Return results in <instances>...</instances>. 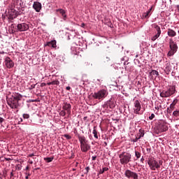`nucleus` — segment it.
Instances as JSON below:
<instances>
[{"label":"nucleus","mask_w":179,"mask_h":179,"mask_svg":"<svg viewBox=\"0 0 179 179\" xmlns=\"http://www.w3.org/2000/svg\"><path fill=\"white\" fill-rule=\"evenodd\" d=\"M23 96L19 93H14L10 97L7 98V104L10 107V108H19L20 104L19 101L22 100Z\"/></svg>","instance_id":"1"},{"label":"nucleus","mask_w":179,"mask_h":179,"mask_svg":"<svg viewBox=\"0 0 179 179\" xmlns=\"http://www.w3.org/2000/svg\"><path fill=\"white\" fill-rule=\"evenodd\" d=\"M78 140L80 143V149L84 153L89 152L90 150V145H89V141L86 139L85 136H78Z\"/></svg>","instance_id":"2"},{"label":"nucleus","mask_w":179,"mask_h":179,"mask_svg":"<svg viewBox=\"0 0 179 179\" xmlns=\"http://www.w3.org/2000/svg\"><path fill=\"white\" fill-rule=\"evenodd\" d=\"M108 92L106 90H101L96 92L92 93L91 95L94 100H103L107 97Z\"/></svg>","instance_id":"3"},{"label":"nucleus","mask_w":179,"mask_h":179,"mask_svg":"<svg viewBox=\"0 0 179 179\" xmlns=\"http://www.w3.org/2000/svg\"><path fill=\"white\" fill-rule=\"evenodd\" d=\"M169 48L170 50L167 53V57H173L178 51V45H177L176 42H174L173 38L169 39Z\"/></svg>","instance_id":"4"},{"label":"nucleus","mask_w":179,"mask_h":179,"mask_svg":"<svg viewBox=\"0 0 179 179\" xmlns=\"http://www.w3.org/2000/svg\"><path fill=\"white\" fill-rule=\"evenodd\" d=\"M119 158L122 164H128L132 159V155L129 152H123L119 155Z\"/></svg>","instance_id":"5"},{"label":"nucleus","mask_w":179,"mask_h":179,"mask_svg":"<svg viewBox=\"0 0 179 179\" xmlns=\"http://www.w3.org/2000/svg\"><path fill=\"white\" fill-rule=\"evenodd\" d=\"M176 93V86H171L167 90H163L160 93L161 97H170V96H173Z\"/></svg>","instance_id":"6"},{"label":"nucleus","mask_w":179,"mask_h":179,"mask_svg":"<svg viewBox=\"0 0 179 179\" xmlns=\"http://www.w3.org/2000/svg\"><path fill=\"white\" fill-rule=\"evenodd\" d=\"M148 164L150 166V170H156V169H160L159 162L155 159V158H150L148 161Z\"/></svg>","instance_id":"7"},{"label":"nucleus","mask_w":179,"mask_h":179,"mask_svg":"<svg viewBox=\"0 0 179 179\" xmlns=\"http://www.w3.org/2000/svg\"><path fill=\"white\" fill-rule=\"evenodd\" d=\"M124 176L129 179V178H133V179H139V176H138V173L127 169L124 171Z\"/></svg>","instance_id":"8"},{"label":"nucleus","mask_w":179,"mask_h":179,"mask_svg":"<svg viewBox=\"0 0 179 179\" xmlns=\"http://www.w3.org/2000/svg\"><path fill=\"white\" fill-rule=\"evenodd\" d=\"M169 129V127H167V123L166 122L161 120L158 125V131L159 132H166Z\"/></svg>","instance_id":"9"},{"label":"nucleus","mask_w":179,"mask_h":179,"mask_svg":"<svg viewBox=\"0 0 179 179\" xmlns=\"http://www.w3.org/2000/svg\"><path fill=\"white\" fill-rule=\"evenodd\" d=\"M28 29H29V24L24 22L18 24L17 25V30L18 31H27Z\"/></svg>","instance_id":"10"},{"label":"nucleus","mask_w":179,"mask_h":179,"mask_svg":"<svg viewBox=\"0 0 179 179\" xmlns=\"http://www.w3.org/2000/svg\"><path fill=\"white\" fill-rule=\"evenodd\" d=\"M4 63L6 68L8 69H10V68H13V66H15V63L13 61H12V59H10V57H6Z\"/></svg>","instance_id":"11"},{"label":"nucleus","mask_w":179,"mask_h":179,"mask_svg":"<svg viewBox=\"0 0 179 179\" xmlns=\"http://www.w3.org/2000/svg\"><path fill=\"white\" fill-rule=\"evenodd\" d=\"M141 108H142V106H141V102L139 101L136 100L134 102V114H139V112L141 111Z\"/></svg>","instance_id":"12"},{"label":"nucleus","mask_w":179,"mask_h":179,"mask_svg":"<svg viewBox=\"0 0 179 179\" xmlns=\"http://www.w3.org/2000/svg\"><path fill=\"white\" fill-rule=\"evenodd\" d=\"M33 8L36 10V12H40V10H41V3L38 1H34L33 4Z\"/></svg>","instance_id":"13"},{"label":"nucleus","mask_w":179,"mask_h":179,"mask_svg":"<svg viewBox=\"0 0 179 179\" xmlns=\"http://www.w3.org/2000/svg\"><path fill=\"white\" fill-rule=\"evenodd\" d=\"M9 13H10V17H12V19H15V17H17V11H16V10L15 8L10 9Z\"/></svg>","instance_id":"14"},{"label":"nucleus","mask_w":179,"mask_h":179,"mask_svg":"<svg viewBox=\"0 0 179 179\" xmlns=\"http://www.w3.org/2000/svg\"><path fill=\"white\" fill-rule=\"evenodd\" d=\"M46 45H48V47H52V48H57V41L53 40L48 42Z\"/></svg>","instance_id":"15"},{"label":"nucleus","mask_w":179,"mask_h":179,"mask_svg":"<svg viewBox=\"0 0 179 179\" xmlns=\"http://www.w3.org/2000/svg\"><path fill=\"white\" fill-rule=\"evenodd\" d=\"M167 34L169 37H176L177 36V32L171 29H168Z\"/></svg>","instance_id":"16"},{"label":"nucleus","mask_w":179,"mask_h":179,"mask_svg":"<svg viewBox=\"0 0 179 179\" xmlns=\"http://www.w3.org/2000/svg\"><path fill=\"white\" fill-rule=\"evenodd\" d=\"M57 12H59L61 13L62 16L63 17L64 20L66 19V11L62 8H59L57 10Z\"/></svg>","instance_id":"17"},{"label":"nucleus","mask_w":179,"mask_h":179,"mask_svg":"<svg viewBox=\"0 0 179 179\" xmlns=\"http://www.w3.org/2000/svg\"><path fill=\"white\" fill-rule=\"evenodd\" d=\"M63 110H65L67 111L69 114H71V105L68 103H64V105L62 107Z\"/></svg>","instance_id":"18"},{"label":"nucleus","mask_w":179,"mask_h":179,"mask_svg":"<svg viewBox=\"0 0 179 179\" xmlns=\"http://www.w3.org/2000/svg\"><path fill=\"white\" fill-rule=\"evenodd\" d=\"M154 29H155L156 31H157V34H162V30L160 29V27H159V25L155 24L153 25Z\"/></svg>","instance_id":"19"},{"label":"nucleus","mask_w":179,"mask_h":179,"mask_svg":"<svg viewBox=\"0 0 179 179\" xmlns=\"http://www.w3.org/2000/svg\"><path fill=\"white\" fill-rule=\"evenodd\" d=\"M150 12H152V7L146 13H143V17L148 19L150 16Z\"/></svg>","instance_id":"20"},{"label":"nucleus","mask_w":179,"mask_h":179,"mask_svg":"<svg viewBox=\"0 0 179 179\" xmlns=\"http://www.w3.org/2000/svg\"><path fill=\"white\" fill-rule=\"evenodd\" d=\"M151 76H155V78H157V76H159V71H156V70H152L150 73Z\"/></svg>","instance_id":"21"},{"label":"nucleus","mask_w":179,"mask_h":179,"mask_svg":"<svg viewBox=\"0 0 179 179\" xmlns=\"http://www.w3.org/2000/svg\"><path fill=\"white\" fill-rule=\"evenodd\" d=\"M108 105L110 107V108H114V107H115V104L114 103V101L111 100L108 101Z\"/></svg>","instance_id":"22"},{"label":"nucleus","mask_w":179,"mask_h":179,"mask_svg":"<svg viewBox=\"0 0 179 179\" xmlns=\"http://www.w3.org/2000/svg\"><path fill=\"white\" fill-rule=\"evenodd\" d=\"M43 160H45V162H46V163H51V162H52V160H54V157H45V158H43Z\"/></svg>","instance_id":"23"},{"label":"nucleus","mask_w":179,"mask_h":179,"mask_svg":"<svg viewBox=\"0 0 179 179\" xmlns=\"http://www.w3.org/2000/svg\"><path fill=\"white\" fill-rule=\"evenodd\" d=\"M92 134L96 139H99V136L97 135V131H96V127H94Z\"/></svg>","instance_id":"24"},{"label":"nucleus","mask_w":179,"mask_h":179,"mask_svg":"<svg viewBox=\"0 0 179 179\" xmlns=\"http://www.w3.org/2000/svg\"><path fill=\"white\" fill-rule=\"evenodd\" d=\"M159 37H160V35L159 34H157L152 37L151 40L152 41H156V40H157V38H159Z\"/></svg>","instance_id":"25"},{"label":"nucleus","mask_w":179,"mask_h":179,"mask_svg":"<svg viewBox=\"0 0 179 179\" xmlns=\"http://www.w3.org/2000/svg\"><path fill=\"white\" fill-rule=\"evenodd\" d=\"M105 171H108V168L104 167L99 170V174H103Z\"/></svg>","instance_id":"26"},{"label":"nucleus","mask_w":179,"mask_h":179,"mask_svg":"<svg viewBox=\"0 0 179 179\" xmlns=\"http://www.w3.org/2000/svg\"><path fill=\"white\" fill-rule=\"evenodd\" d=\"M145 136V133H143V131L140 130V133H139V137L138 138H136V141H138V139H141V138H143V136Z\"/></svg>","instance_id":"27"},{"label":"nucleus","mask_w":179,"mask_h":179,"mask_svg":"<svg viewBox=\"0 0 179 179\" xmlns=\"http://www.w3.org/2000/svg\"><path fill=\"white\" fill-rule=\"evenodd\" d=\"M135 156H136V159H140L141 154L138 151H135Z\"/></svg>","instance_id":"28"},{"label":"nucleus","mask_w":179,"mask_h":179,"mask_svg":"<svg viewBox=\"0 0 179 179\" xmlns=\"http://www.w3.org/2000/svg\"><path fill=\"white\" fill-rule=\"evenodd\" d=\"M52 85H56V86H59V81L58 80L52 81Z\"/></svg>","instance_id":"29"},{"label":"nucleus","mask_w":179,"mask_h":179,"mask_svg":"<svg viewBox=\"0 0 179 179\" xmlns=\"http://www.w3.org/2000/svg\"><path fill=\"white\" fill-rule=\"evenodd\" d=\"M59 115H62V117H65V115H66V112H65V110H61Z\"/></svg>","instance_id":"30"},{"label":"nucleus","mask_w":179,"mask_h":179,"mask_svg":"<svg viewBox=\"0 0 179 179\" xmlns=\"http://www.w3.org/2000/svg\"><path fill=\"white\" fill-rule=\"evenodd\" d=\"M103 62H108L110 61V57H104L103 58Z\"/></svg>","instance_id":"31"},{"label":"nucleus","mask_w":179,"mask_h":179,"mask_svg":"<svg viewBox=\"0 0 179 179\" xmlns=\"http://www.w3.org/2000/svg\"><path fill=\"white\" fill-rule=\"evenodd\" d=\"M173 115H174L175 117H178V115H179V110L173 111Z\"/></svg>","instance_id":"32"},{"label":"nucleus","mask_w":179,"mask_h":179,"mask_svg":"<svg viewBox=\"0 0 179 179\" xmlns=\"http://www.w3.org/2000/svg\"><path fill=\"white\" fill-rule=\"evenodd\" d=\"M30 115L29 114H26L24 113L23 114V118H24L25 120H27L28 118H29Z\"/></svg>","instance_id":"33"},{"label":"nucleus","mask_w":179,"mask_h":179,"mask_svg":"<svg viewBox=\"0 0 179 179\" xmlns=\"http://www.w3.org/2000/svg\"><path fill=\"white\" fill-rule=\"evenodd\" d=\"M177 103H178V99H174L173 101V102H172V105L173 106H176V104H177Z\"/></svg>","instance_id":"34"},{"label":"nucleus","mask_w":179,"mask_h":179,"mask_svg":"<svg viewBox=\"0 0 179 179\" xmlns=\"http://www.w3.org/2000/svg\"><path fill=\"white\" fill-rule=\"evenodd\" d=\"M64 138H66V139H72V137L71 136H69V134H64Z\"/></svg>","instance_id":"35"},{"label":"nucleus","mask_w":179,"mask_h":179,"mask_svg":"<svg viewBox=\"0 0 179 179\" xmlns=\"http://www.w3.org/2000/svg\"><path fill=\"white\" fill-rule=\"evenodd\" d=\"M167 113L168 114H171V113H173V109L168 108H167Z\"/></svg>","instance_id":"36"},{"label":"nucleus","mask_w":179,"mask_h":179,"mask_svg":"<svg viewBox=\"0 0 179 179\" xmlns=\"http://www.w3.org/2000/svg\"><path fill=\"white\" fill-rule=\"evenodd\" d=\"M175 107H176V105H173L172 103H171L169 108L173 110Z\"/></svg>","instance_id":"37"},{"label":"nucleus","mask_w":179,"mask_h":179,"mask_svg":"<svg viewBox=\"0 0 179 179\" xmlns=\"http://www.w3.org/2000/svg\"><path fill=\"white\" fill-rule=\"evenodd\" d=\"M155 118V115L152 113L151 115L149 117V120H153Z\"/></svg>","instance_id":"38"},{"label":"nucleus","mask_w":179,"mask_h":179,"mask_svg":"<svg viewBox=\"0 0 179 179\" xmlns=\"http://www.w3.org/2000/svg\"><path fill=\"white\" fill-rule=\"evenodd\" d=\"M3 121H5V119H3V117H0V124H2Z\"/></svg>","instance_id":"39"},{"label":"nucleus","mask_w":179,"mask_h":179,"mask_svg":"<svg viewBox=\"0 0 179 179\" xmlns=\"http://www.w3.org/2000/svg\"><path fill=\"white\" fill-rule=\"evenodd\" d=\"M13 176H14V174H13V171H12L11 173H10V178H13ZM12 179H14V178H12Z\"/></svg>","instance_id":"40"},{"label":"nucleus","mask_w":179,"mask_h":179,"mask_svg":"<svg viewBox=\"0 0 179 179\" xmlns=\"http://www.w3.org/2000/svg\"><path fill=\"white\" fill-rule=\"evenodd\" d=\"M85 170H86L87 173H89V170H90V167L87 166V167L85 168Z\"/></svg>","instance_id":"41"},{"label":"nucleus","mask_w":179,"mask_h":179,"mask_svg":"<svg viewBox=\"0 0 179 179\" xmlns=\"http://www.w3.org/2000/svg\"><path fill=\"white\" fill-rule=\"evenodd\" d=\"M28 157H34V154H29Z\"/></svg>","instance_id":"42"},{"label":"nucleus","mask_w":179,"mask_h":179,"mask_svg":"<svg viewBox=\"0 0 179 179\" xmlns=\"http://www.w3.org/2000/svg\"><path fill=\"white\" fill-rule=\"evenodd\" d=\"M158 164L159 165V168H160V166H162V164H163V161H159Z\"/></svg>","instance_id":"43"},{"label":"nucleus","mask_w":179,"mask_h":179,"mask_svg":"<svg viewBox=\"0 0 179 179\" xmlns=\"http://www.w3.org/2000/svg\"><path fill=\"white\" fill-rule=\"evenodd\" d=\"M17 169L18 170H22V166L18 165L17 167Z\"/></svg>","instance_id":"44"},{"label":"nucleus","mask_w":179,"mask_h":179,"mask_svg":"<svg viewBox=\"0 0 179 179\" xmlns=\"http://www.w3.org/2000/svg\"><path fill=\"white\" fill-rule=\"evenodd\" d=\"M141 163H143V162H145V158H143V157H142V158L141 159Z\"/></svg>","instance_id":"45"},{"label":"nucleus","mask_w":179,"mask_h":179,"mask_svg":"<svg viewBox=\"0 0 179 179\" xmlns=\"http://www.w3.org/2000/svg\"><path fill=\"white\" fill-rule=\"evenodd\" d=\"M36 87V85H31V89H34Z\"/></svg>","instance_id":"46"},{"label":"nucleus","mask_w":179,"mask_h":179,"mask_svg":"<svg viewBox=\"0 0 179 179\" xmlns=\"http://www.w3.org/2000/svg\"><path fill=\"white\" fill-rule=\"evenodd\" d=\"M47 85H48V86H50V85H52V82L48 83Z\"/></svg>","instance_id":"47"},{"label":"nucleus","mask_w":179,"mask_h":179,"mask_svg":"<svg viewBox=\"0 0 179 179\" xmlns=\"http://www.w3.org/2000/svg\"><path fill=\"white\" fill-rule=\"evenodd\" d=\"M41 86H45V83H42L41 84Z\"/></svg>","instance_id":"48"},{"label":"nucleus","mask_w":179,"mask_h":179,"mask_svg":"<svg viewBox=\"0 0 179 179\" xmlns=\"http://www.w3.org/2000/svg\"><path fill=\"white\" fill-rule=\"evenodd\" d=\"M66 90H71V87H69V86L66 87Z\"/></svg>","instance_id":"49"},{"label":"nucleus","mask_w":179,"mask_h":179,"mask_svg":"<svg viewBox=\"0 0 179 179\" xmlns=\"http://www.w3.org/2000/svg\"><path fill=\"white\" fill-rule=\"evenodd\" d=\"M96 157H96V156H93V157H92V160H96Z\"/></svg>","instance_id":"50"},{"label":"nucleus","mask_w":179,"mask_h":179,"mask_svg":"<svg viewBox=\"0 0 179 179\" xmlns=\"http://www.w3.org/2000/svg\"><path fill=\"white\" fill-rule=\"evenodd\" d=\"M85 23L81 24V27H85Z\"/></svg>","instance_id":"51"},{"label":"nucleus","mask_w":179,"mask_h":179,"mask_svg":"<svg viewBox=\"0 0 179 179\" xmlns=\"http://www.w3.org/2000/svg\"><path fill=\"white\" fill-rule=\"evenodd\" d=\"M155 110H157V111H159V106L155 107Z\"/></svg>","instance_id":"52"},{"label":"nucleus","mask_w":179,"mask_h":179,"mask_svg":"<svg viewBox=\"0 0 179 179\" xmlns=\"http://www.w3.org/2000/svg\"><path fill=\"white\" fill-rule=\"evenodd\" d=\"M176 8H177V9H178V10L179 12V5L176 6Z\"/></svg>","instance_id":"53"},{"label":"nucleus","mask_w":179,"mask_h":179,"mask_svg":"<svg viewBox=\"0 0 179 179\" xmlns=\"http://www.w3.org/2000/svg\"><path fill=\"white\" fill-rule=\"evenodd\" d=\"M30 164H33V161L29 162Z\"/></svg>","instance_id":"54"},{"label":"nucleus","mask_w":179,"mask_h":179,"mask_svg":"<svg viewBox=\"0 0 179 179\" xmlns=\"http://www.w3.org/2000/svg\"><path fill=\"white\" fill-rule=\"evenodd\" d=\"M25 170H29V166H27Z\"/></svg>","instance_id":"55"},{"label":"nucleus","mask_w":179,"mask_h":179,"mask_svg":"<svg viewBox=\"0 0 179 179\" xmlns=\"http://www.w3.org/2000/svg\"><path fill=\"white\" fill-rule=\"evenodd\" d=\"M25 178H26V179H29V176H27L25 177Z\"/></svg>","instance_id":"56"},{"label":"nucleus","mask_w":179,"mask_h":179,"mask_svg":"<svg viewBox=\"0 0 179 179\" xmlns=\"http://www.w3.org/2000/svg\"><path fill=\"white\" fill-rule=\"evenodd\" d=\"M84 120H87V117H84Z\"/></svg>","instance_id":"57"},{"label":"nucleus","mask_w":179,"mask_h":179,"mask_svg":"<svg viewBox=\"0 0 179 179\" xmlns=\"http://www.w3.org/2000/svg\"><path fill=\"white\" fill-rule=\"evenodd\" d=\"M7 160H10V159H7Z\"/></svg>","instance_id":"58"},{"label":"nucleus","mask_w":179,"mask_h":179,"mask_svg":"<svg viewBox=\"0 0 179 179\" xmlns=\"http://www.w3.org/2000/svg\"><path fill=\"white\" fill-rule=\"evenodd\" d=\"M33 159H36V158L33 157Z\"/></svg>","instance_id":"59"}]
</instances>
